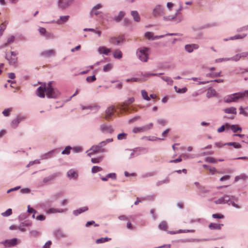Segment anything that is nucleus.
I'll return each instance as SVG.
<instances>
[{
    "mask_svg": "<svg viewBox=\"0 0 248 248\" xmlns=\"http://www.w3.org/2000/svg\"><path fill=\"white\" fill-rule=\"evenodd\" d=\"M52 81L44 83L37 90V94L40 97L44 98L46 94L48 98H57L59 96V91L53 86Z\"/></svg>",
    "mask_w": 248,
    "mask_h": 248,
    "instance_id": "f257e3e1",
    "label": "nucleus"
},
{
    "mask_svg": "<svg viewBox=\"0 0 248 248\" xmlns=\"http://www.w3.org/2000/svg\"><path fill=\"white\" fill-rule=\"evenodd\" d=\"M112 141V139H108L105 141L100 142L97 145L93 146L90 150L87 151L88 155L91 156L92 155L96 153L104 152L105 149H102V147L105 146L108 143L111 142Z\"/></svg>",
    "mask_w": 248,
    "mask_h": 248,
    "instance_id": "f03ea898",
    "label": "nucleus"
},
{
    "mask_svg": "<svg viewBox=\"0 0 248 248\" xmlns=\"http://www.w3.org/2000/svg\"><path fill=\"white\" fill-rule=\"evenodd\" d=\"M150 53V48L146 47H140L137 51V55L139 59L143 62H147L148 61Z\"/></svg>",
    "mask_w": 248,
    "mask_h": 248,
    "instance_id": "7ed1b4c3",
    "label": "nucleus"
},
{
    "mask_svg": "<svg viewBox=\"0 0 248 248\" xmlns=\"http://www.w3.org/2000/svg\"><path fill=\"white\" fill-rule=\"evenodd\" d=\"M134 97L129 98L125 102L118 105L117 108L120 110V112L123 113H129L132 111L131 107L129 105L134 101Z\"/></svg>",
    "mask_w": 248,
    "mask_h": 248,
    "instance_id": "20e7f679",
    "label": "nucleus"
},
{
    "mask_svg": "<svg viewBox=\"0 0 248 248\" xmlns=\"http://www.w3.org/2000/svg\"><path fill=\"white\" fill-rule=\"evenodd\" d=\"M223 198L224 204L228 203L229 205L231 204L232 205L233 207H234L235 208H240V206L238 204H236L234 202V201H237V199H236L234 197H233V196L230 197L228 195H224L223 197Z\"/></svg>",
    "mask_w": 248,
    "mask_h": 248,
    "instance_id": "39448f33",
    "label": "nucleus"
},
{
    "mask_svg": "<svg viewBox=\"0 0 248 248\" xmlns=\"http://www.w3.org/2000/svg\"><path fill=\"white\" fill-rule=\"evenodd\" d=\"M17 53L15 51H11L10 55H7L6 58L11 65H15L17 62Z\"/></svg>",
    "mask_w": 248,
    "mask_h": 248,
    "instance_id": "423d86ee",
    "label": "nucleus"
},
{
    "mask_svg": "<svg viewBox=\"0 0 248 248\" xmlns=\"http://www.w3.org/2000/svg\"><path fill=\"white\" fill-rule=\"evenodd\" d=\"M240 99L238 93L232 94L230 95L225 96L224 98V101L226 103H231L232 102H237Z\"/></svg>",
    "mask_w": 248,
    "mask_h": 248,
    "instance_id": "0eeeda50",
    "label": "nucleus"
},
{
    "mask_svg": "<svg viewBox=\"0 0 248 248\" xmlns=\"http://www.w3.org/2000/svg\"><path fill=\"white\" fill-rule=\"evenodd\" d=\"M115 111L114 106H112L108 107L106 110V114L104 117L105 119L107 120H110L112 116L113 115Z\"/></svg>",
    "mask_w": 248,
    "mask_h": 248,
    "instance_id": "6e6552de",
    "label": "nucleus"
},
{
    "mask_svg": "<svg viewBox=\"0 0 248 248\" xmlns=\"http://www.w3.org/2000/svg\"><path fill=\"white\" fill-rule=\"evenodd\" d=\"M153 14L155 16H160L163 15V8L160 5L156 6L153 11Z\"/></svg>",
    "mask_w": 248,
    "mask_h": 248,
    "instance_id": "1a4fd4ad",
    "label": "nucleus"
},
{
    "mask_svg": "<svg viewBox=\"0 0 248 248\" xmlns=\"http://www.w3.org/2000/svg\"><path fill=\"white\" fill-rule=\"evenodd\" d=\"M145 37L148 40H154L155 39H158L162 37H163L165 35H160V36H154V34L151 32H147L145 33Z\"/></svg>",
    "mask_w": 248,
    "mask_h": 248,
    "instance_id": "9d476101",
    "label": "nucleus"
},
{
    "mask_svg": "<svg viewBox=\"0 0 248 248\" xmlns=\"http://www.w3.org/2000/svg\"><path fill=\"white\" fill-rule=\"evenodd\" d=\"M124 40V37L122 36L119 37H112L109 39L110 43L114 45H118Z\"/></svg>",
    "mask_w": 248,
    "mask_h": 248,
    "instance_id": "9b49d317",
    "label": "nucleus"
},
{
    "mask_svg": "<svg viewBox=\"0 0 248 248\" xmlns=\"http://www.w3.org/2000/svg\"><path fill=\"white\" fill-rule=\"evenodd\" d=\"M5 247H10L14 246L17 244V239L14 238L11 240H7L2 243Z\"/></svg>",
    "mask_w": 248,
    "mask_h": 248,
    "instance_id": "f8f14e48",
    "label": "nucleus"
},
{
    "mask_svg": "<svg viewBox=\"0 0 248 248\" xmlns=\"http://www.w3.org/2000/svg\"><path fill=\"white\" fill-rule=\"evenodd\" d=\"M101 130L103 132L111 133L113 132V130L111 126L105 124L102 125L100 127Z\"/></svg>",
    "mask_w": 248,
    "mask_h": 248,
    "instance_id": "ddd939ff",
    "label": "nucleus"
},
{
    "mask_svg": "<svg viewBox=\"0 0 248 248\" xmlns=\"http://www.w3.org/2000/svg\"><path fill=\"white\" fill-rule=\"evenodd\" d=\"M74 0H59V6L62 8L68 6Z\"/></svg>",
    "mask_w": 248,
    "mask_h": 248,
    "instance_id": "4468645a",
    "label": "nucleus"
},
{
    "mask_svg": "<svg viewBox=\"0 0 248 248\" xmlns=\"http://www.w3.org/2000/svg\"><path fill=\"white\" fill-rule=\"evenodd\" d=\"M199 48V46L197 44H190L186 45L185 46V49L188 52H191L194 49H197Z\"/></svg>",
    "mask_w": 248,
    "mask_h": 248,
    "instance_id": "2eb2a0df",
    "label": "nucleus"
},
{
    "mask_svg": "<svg viewBox=\"0 0 248 248\" xmlns=\"http://www.w3.org/2000/svg\"><path fill=\"white\" fill-rule=\"evenodd\" d=\"M55 51L53 49H50L47 50H45L44 51H43L41 53V55L42 56L45 57H48L51 56H54L55 55Z\"/></svg>",
    "mask_w": 248,
    "mask_h": 248,
    "instance_id": "dca6fc26",
    "label": "nucleus"
},
{
    "mask_svg": "<svg viewBox=\"0 0 248 248\" xmlns=\"http://www.w3.org/2000/svg\"><path fill=\"white\" fill-rule=\"evenodd\" d=\"M69 18V16H61L60 18L56 21L58 24L62 25L67 22Z\"/></svg>",
    "mask_w": 248,
    "mask_h": 248,
    "instance_id": "f3484780",
    "label": "nucleus"
},
{
    "mask_svg": "<svg viewBox=\"0 0 248 248\" xmlns=\"http://www.w3.org/2000/svg\"><path fill=\"white\" fill-rule=\"evenodd\" d=\"M23 118L20 117H17L15 119L13 120L11 122V125L13 128H16L18 125V124L20 123L21 121H22Z\"/></svg>",
    "mask_w": 248,
    "mask_h": 248,
    "instance_id": "a211bd4d",
    "label": "nucleus"
},
{
    "mask_svg": "<svg viewBox=\"0 0 248 248\" xmlns=\"http://www.w3.org/2000/svg\"><path fill=\"white\" fill-rule=\"evenodd\" d=\"M67 176L70 179H76L78 177V174L77 171L71 170L67 172Z\"/></svg>",
    "mask_w": 248,
    "mask_h": 248,
    "instance_id": "6ab92c4d",
    "label": "nucleus"
},
{
    "mask_svg": "<svg viewBox=\"0 0 248 248\" xmlns=\"http://www.w3.org/2000/svg\"><path fill=\"white\" fill-rule=\"evenodd\" d=\"M223 225V224H220L215 223H211L209 225V228L211 230H220L221 229V226H222Z\"/></svg>",
    "mask_w": 248,
    "mask_h": 248,
    "instance_id": "aec40b11",
    "label": "nucleus"
},
{
    "mask_svg": "<svg viewBox=\"0 0 248 248\" xmlns=\"http://www.w3.org/2000/svg\"><path fill=\"white\" fill-rule=\"evenodd\" d=\"M88 210V208L87 206H84L81 208H80L76 210H74L73 211V214L75 216H78V215L85 212Z\"/></svg>",
    "mask_w": 248,
    "mask_h": 248,
    "instance_id": "412c9836",
    "label": "nucleus"
},
{
    "mask_svg": "<svg viewBox=\"0 0 248 248\" xmlns=\"http://www.w3.org/2000/svg\"><path fill=\"white\" fill-rule=\"evenodd\" d=\"M98 51L100 54L108 55V53L110 52V49L105 46H101L99 47Z\"/></svg>",
    "mask_w": 248,
    "mask_h": 248,
    "instance_id": "4be33fe9",
    "label": "nucleus"
},
{
    "mask_svg": "<svg viewBox=\"0 0 248 248\" xmlns=\"http://www.w3.org/2000/svg\"><path fill=\"white\" fill-rule=\"evenodd\" d=\"M131 15L134 18V20L136 22H139L140 20V15L137 11H132L131 12Z\"/></svg>",
    "mask_w": 248,
    "mask_h": 248,
    "instance_id": "5701e85b",
    "label": "nucleus"
},
{
    "mask_svg": "<svg viewBox=\"0 0 248 248\" xmlns=\"http://www.w3.org/2000/svg\"><path fill=\"white\" fill-rule=\"evenodd\" d=\"M224 112L226 113L236 114V108L234 107H230L225 108L224 110Z\"/></svg>",
    "mask_w": 248,
    "mask_h": 248,
    "instance_id": "b1692460",
    "label": "nucleus"
},
{
    "mask_svg": "<svg viewBox=\"0 0 248 248\" xmlns=\"http://www.w3.org/2000/svg\"><path fill=\"white\" fill-rule=\"evenodd\" d=\"M153 123H150L146 125H144L142 127H140V130L141 132H143L144 131H147L150 129H151L153 127Z\"/></svg>",
    "mask_w": 248,
    "mask_h": 248,
    "instance_id": "393cba45",
    "label": "nucleus"
},
{
    "mask_svg": "<svg viewBox=\"0 0 248 248\" xmlns=\"http://www.w3.org/2000/svg\"><path fill=\"white\" fill-rule=\"evenodd\" d=\"M55 235L59 239L66 236V235L60 230H56L55 232Z\"/></svg>",
    "mask_w": 248,
    "mask_h": 248,
    "instance_id": "a878e982",
    "label": "nucleus"
},
{
    "mask_svg": "<svg viewBox=\"0 0 248 248\" xmlns=\"http://www.w3.org/2000/svg\"><path fill=\"white\" fill-rule=\"evenodd\" d=\"M99 108H100V107L96 105H93L89 106L88 107H82L83 109L89 108L92 110H97L99 109Z\"/></svg>",
    "mask_w": 248,
    "mask_h": 248,
    "instance_id": "bb28decb",
    "label": "nucleus"
},
{
    "mask_svg": "<svg viewBox=\"0 0 248 248\" xmlns=\"http://www.w3.org/2000/svg\"><path fill=\"white\" fill-rule=\"evenodd\" d=\"M113 56L115 58L120 59L122 57V53L120 50H116L113 52Z\"/></svg>",
    "mask_w": 248,
    "mask_h": 248,
    "instance_id": "cd10ccee",
    "label": "nucleus"
},
{
    "mask_svg": "<svg viewBox=\"0 0 248 248\" xmlns=\"http://www.w3.org/2000/svg\"><path fill=\"white\" fill-rule=\"evenodd\" d=\"M230 128L233 131V132L236 133L237 131H241L242 128L238 125H230Z\"/></svg>",
    "mask_w": 248,
    "mask_h": 248,
    "instance_id": "c85d7f7f",
    "label": "nucleus"
},
{
    "mask_svg": "<svg viewBox=\"0 0 248 248\" xmlns=\"http://www.w3.org/2000/svg\"><path fill=\"white\" fill-rule=\"evenodd\" d=\"M111 240V238L108 237H102L101 238L98 239L96 240V243L97 244L102 243L106 242H108Z\"/></svg>",
    "mask_w": 248,
    "mask_h": 248,
    "instance_id": "c756f323",
    "label": "nucleus"
},
{
    "mask_svg": "<svg viewBox=\"0 0 248 248\" xmlns=\"http://www.w3.org/2000/svg\"><path fill=\"white\" fill-rule=\"evenodd\" d=\"M159 228L163 231H166L167 229V224L165 221H162L159 225Z\"/></svg>",
    "mask_w": 248,
    "mask_h": 248,
    "instance_id": "7c9ffc66",
    "label": "nucleus"
},
{
    "mask_svg": "<svg viewBox=\"0 0 248 248\" xmlns=\"http://www.w3.org/2000/svg\"><path fill=\"white\" fill-rule=\"evenodd\" d=\"M248 179V176L245 174H241L235 178V181H238L240 179L245 180Z\"/></svg>",
    "mask_w": 248,
    "mask_h": 248,
    "instance_id": "2f4dec72",
    "label": "nucleus"
},
{
    "mask_svg": "<svg viewBox=\"0 0 248 248\" xmlns=\"http://www.w3.org/2000/svg\"><path fill=\"white\" fill-rule=\"evenodd\" d=\"M63 211L61 209H58L56 208H50L47 210V213L51 214V213H60L62 212Z\"/></svg>",
    "mask_w": 248,
    "mask_h": 248,
    "instance_id": "473e14b6",
    "label": "nucleus"
},
{
    "mask_svg": "<svg viewBox=\"0 0 248 248\" xmlns=\"http://www.w3.org/2000/svg\"><path fill=\"white\" fill-rule=\"evenodd\" d=\"M161 78L165 81L168 84L172 85L173 83V80L171 78L168 77L163 76L161 77Z\"/></svg>",
    "mask_w": 248,
    "mask_h": 248,
    "instance_id": "72a5a7b5",
    "label": "nucleus"
},
{
    "mask_svg": "<svg viewBox=\"0 0 248 248\" xmlns=\"http://www.w3.org/2000/svg\"><path fill=\"white\" fill-rule=\"evenodd\" d=\"M124 16V13L123 11H121L119 13V15L115 17L114 20L115 21H116L117 22H119L123 18V17Z\"/></svg>",
    "mask_w": 248,
    "mask_h": 248,
    "instance_id": "f704fd0d",
    "label": "nucleus"
},
{
    "mask_svg": "<svg viewBox=\"0 0 248 248\" xmlns=\"http://www.w3.org/2000/svg\"><path fill=\"white\" fill-rule=\"evenodd\" d=\"M56 177V175L55 174L49 176L47 177L44 178L43 180V182L44 183H47L49 181L53 180Z\"/></svg>",
    "mask_w": 248,
    "mask_h": 248,
    "instance_id": "c9c22d12",
    "label": "nucleus"
},
{
    "mask_svg": "<svg viewBox=\"0 0 248 248\" xmlns=\"http://www.w3.org/2000/svg\"><path fill=\"white\" fill-rule=\"evenodd\" d=\"M174 89H175V91L177 93H185L187 91V88L186 87L183 88L182 89H179V88H178L176 86H175Z\"/></svg>",
    "mask_w": 248,
    "mask_h": 248,
    "instance_id": "e433bc0d",
    "label": "nucleus"
},
{
    "mask_svg": "<svg viewBox=\"0 0 248 248\" xmlns=\"http://www.w3.org/2000/svg\"><path fill=\"white\" fill-rule=\"evenodd\" d=\"M112 68V64L110 63L107 64L103 66V71L105 72L109 71Z\"/></svg>",
    "mask_w": 248,
    "mask_h": 248,
    "instance_id": "4c0bfd02",
    "label": "nucleus"
},
{
    "mask_svg": "<svg viewBox=\"0 0 248 248\" xmlns=\"http://www.w3.org/2000/svg\"><path fill=\"white\" fill-rule=\"evenodd\" d=\"M127 134L126 133H122L118 135L117 139L118 140H125L127 138Z\"/></svg>",
    "mask_w": 248,
    "mask_h": 248,
    "instance_id": "58836bf2",
    "label": "nucleus"
},
{
    "mask_svg": "<svg viewBox=\"0 0 248 248\" xmlns=\"http://www.w3.org/2000/svg\"><path fill=\"white\" fill-rule=\"evenodd\" d=\"M141 95L142 97L147 101H149L150 100V97L148 96L147 92L145 90H141Z\"/></svg>",
    "mask_w": 248,
    "mask_h": 248,
    "instance_id": "ea45409f",
    "label": "nucleus"
},
{
    "mask_svg": "<svg viewBox=\"0 0 248 248\" xmlns=\"http://www.w3.org/2000/svg\"><path fill=\"white\" fill-rule=\"evenodd\" d=\"M230 128V124H226L225 125H222L220 127L218 128L217 132L219 133L222 132L224 131L225 129V128Z\"/></svg>",
    "mask_w": 248,
    "mask_h": 248,
    "instance_id": "a19ab883",
    "label": "nucleus"
},
{
    "mask_svg": "<svg viewBox=\"0 0 248 248\" xmlns=\"http://www.w3.org/2000/svg\"><path fill=\"white\" fill-rule=\"evenodd\" d=\"M240 99L244 97H248V90L245 91L243 92L238 93Z\"/></svg>",
    "mask_w": 248,
    "mask_h": 248,
    "instance_id": "79ce46f5",
    "label": "nucleus"
},
{
    "mask_svg": "<svg viewBox=\"0 0 248 248\" xmlns=\"http://www.w3.org/2000/svg\"><path fill=\"white\" fill-rule=\"evenodd\" d=\"M205 161L207 162L216 163L217 160L212 157H208L205 159Z\"/></svg>",
    "mask_w": 248,
    "mask_h": 248,
    "instance_id": "37998d69",
    "label": "nucleus"
},
{
    "mask_svg": "<svg viewBox=\"0 0 248 248\" xmlns=\"http://www.w3.org/2000/svg\"><path fill=\"white\" fill-rule=\"evenodd\" d=\"M103 157V156H100L97 158H92L91 161L93 163H98L102 160Z\"/></svg>",
    "mask_w": 248,
    "mask_h": 248,
    "instance_id": "c03bdc74",
    "label": "nucleus"
},
{
    "mask_svg": "<svg viewBox=\"0 0 248 248\" xmlns=\"http://www.w3.org/2000/svg\"><path fill=\"white\" fill-rule=\"evenodd\" d=\"M227 145L230 146L232 145L235 148H240L241 147V144L237 142H228Z\"/></svg>",
    "mask_w": 248,
    "mask_h": 248,
    "instance_id": "a18cd8bd",
    "label": "nucleus"
},
{
    "mask_svg": "<svg viewBox=\"0 0 248 248\" xmlns=\"http://www.w3.org/2000/svg\"><path fill=\"white\" fill-rule=\"evenodd\" d=\"M102 168L98 166H93L92 169L93 173H96L102 170Z\"/></svg>",
    "mask_w": 248,
    "mask_h": 248,
    "instance_id": "49530a36",
    "label": "nucleus"
},
{
    "mask_svg": "<svg viewBox=\"0 0 248 248\" xmlns=\"http://www.w3.org/2000/svg\"><path fill=\"white\" fill-rule=\"evenodd\" d=\"M12 213V210L11 209H7L5 212L2 213L1 214L2 216L3 217H7L11 215Z\"/></svg>",
    "mask_w": 248,
    "mask_h": 248,
    "instance_id": "de8ad7c7",
    "label": "nucleus"
},
{
    "mask_svg": "<svg viewBox=\"0 0 248 248\" xmlns=\"http://www.w3.org/2000/svg\"><path fill=\"white\" fill-rule=\"evenodd\" d=\"M208 170H209V172L211 174H214L216 173H218V171L216 169L215 167H210Z\"/></svg>",
    "mask_w": 248,
    "mask_h": 248,
    "instance_id": "09e8293b",
    "label": "nucleus"
},
{
    "mask_svg": "<svg viewBox=\"0 0 248 248\" xmlns=\"http://www.w3.org/2000/svg\"><path fill=\"white\" fill-rule=\"evenodd\" d=\"M15 40V37L14 36H11L9 37L7 41V42L4 45L5 46H7L8 44H11V43H13Z\"/></svg>",
    "mask_w": 248,
    "mask_h": 248,
    "instance_id": "8fccbe9b",
    "label": "nucleus"
},
{
    "mask_svg": "<svg viewBox=\"0 0 248 248\" xmlns=\"http://www.w3.org/2000/svg\"><path fill=\"white\" fill-rule=\"evenodd\" d=\"M239 110L240 114H242L245 116H248V113L245 110L244 108L242 107H241L239 108Z\"/></svg>",
    "mask_w": 248,
    "mask_h": 248,
    "instance_id": "3c124183",
    "label": "nucleus"
},
{
    "mask_svg": "<svg viewBox=\"0 0 248 248\" xmlns=\"http://www.w3.org/2000/svg\"><path fill=\"white\" fill-rule=\"evenodd\" d=\"M95 80H96V78H95V75H93V76L88 77L86 78V80L88 82H93Z\"/></svg>",
    "mask_w": 248,
    "mask_h": 248,
    "instance_id": "603ef678",
    "label": "nucleus"
},
{
    "mask_svg": "<svg viewBox=\"0 0 248 248\" xmlns=\"http://www.w3.org/2000/svg\"><path fill=\"white\" fill-rule=\"evenodd\" d=\"M6 29V25L4 23L0 25V36H1L5 29Z\"/></svg>",
    "mask_w": 248,
    "mask_h": 248,
    "instance_id": "864d4df0",
    "label": "nucleus"
},
{
    "mask_svg": "<svg viewBox=\"0 0 248 248\" xmlns=\"http://www.w3.org/2000/svg\"><path fill=\"white\" fill-rule=\"evenodd\" d=\"M185 156V155H184V154L182 155H181L180 157H179L176 159H175V160H170V163H178V162H181L182 161L181 157H182V156L184 157Z\"/></svg>",
    "mask_w": 248,
    "mask_h": 248,
    "instance_id": "5fc2aeb1",
    "label": "nucleus"
},
{
    "mask_svg": "<svg viewBox=\"0 0 248 248\" xmlns=\"http://www.w3.org/2000/svg\"><path fill=\"white\" fill-rule=\"evenodd\" d=\"M71 148L70 146H67L65 149L62 152V154L68 155L70 153Z\"/></svg>",
    "mask_w": 248,
    "mask_h": 248,
    "instance_id": "6e6d98bb",
    "label": "nucleus"
},
{
    "mask_svg": "<svg viewBox=\"0 0 248 248\" xmlns=\"http://www.w3.org/2000/svg\"><path fill=\"white\" fill-rule=\"evenodd\" d=\"M12 111V108H7L4 110L2 112L3 114L5 116H8L9 115L10 112Z\"/></svg>",
    "mask_w": 248,
    "mask_h": 248,
    "instance_id": "4d7b16f0",
    "label": "nucleus"
},
{
    "mask_svg": "<svg viewBox=\"0 0 248 248\" xmlns=\"http://www.w3.org/2000/svg\"><path fill=\"white\" fill-rule=\"evenodd\" d=\"M212 217L214 218H223L224 217L220 214H214L212 215Z\"/></svg>",
    "mask_w": 248,
    "mask_h": 248,
    "instance_id": "13d9d810",
    "label": "nucleus"
},
{
    "mask_svg": "<svg viewBox=\"0 0 248 248\" xmlns=\"http://www.w3.org/2000/svg\"><path fill=\"white\" fill-rule=\"evenodd\" d=\"M216 93V91L214 89L209 90L207 93V95L208 97H211V95H214Z\"/></svg>",
    "mask_w": 248,
    "mask_h": 248,
    "instance_id": "bf43d9fd",
    "label": "nucleus"
},
{
    "mask_svg": "<svg viewBox=\"0 0 248 248\" xmlns=\"http://www.w3.org/2000/svg\"><path fill=\"white\" fill-rule=\"evenodd\" d=\"M245 35H236L234 36L233 37H232L230 39L234 40V39H242L245 37Z\"/></svg>",
    "mask_w": 248,
    "mask_h": 248,
    "instance_id": "052dcab7",
    "label": "nucleus"
},
{
    "mask_svg": "<svg viewBox=\"0 0 248 248\" xmlns=\"http://www.w3.org/2000/svg\"><path fill=\"white\" fill-rule=\"evenodd\" d=\"M93 224L94 225V226H99L98 224H95V222L94 221H90L87 222V223L86 224V226L87 227H89L90 225H93Z\"/></svg>",
    "mask_w": 248,
    "mask_h": 248,
    "instance_id": "680f3d73",
    "label": "nucleus"
},
{
    "mask_svg": "<svg viewBox=\"0 0 248 248\" xmlns=\"http://www.w3.org/2000/svg\"><path fill=\"white\" fill-rule=\"evenodd\" d=\"M214 202L216 204H224L223 197L219 198L218 199L216 200Z\"/></svg>",
    "mask_w": 248,
    "mask_h": 248,
    "instance_id": "e2e57ef3",
    "label": "nucleus"
},
{
    "mask_svg": "<svg viewBox=\"0 0 248 248\" xmlns=\"http://www.w3.org/2000/svg\"><path fill=\"white\" fill-rule=\"evenodd\" d=\"M126 81V82H139L140 81V79L138 78H131L127 79Z\"/></svg>",
    "mask_w": 248,
    "mask_h": 248,
    "instance_id": "0e129e2a",
    "label": "nucleus"
},
{
    "mask_svg": "<svg viewBox=\"0 0 248 248\" xmlns=\"http://www.w3.org/2000/svg\"><path fill=\"white\" fill-rule=\"evenodd\" d=\"M221 72L219 73H212L210 74V76L212 78H215L221 76Z\"/></svg>",
    "mask_w": 248,
    "mask_h": 248,
    "instance_id": "69168bd1",
    "label": "nucleus"
},
{
    "mask_svg": "<svg viewBox=\"0 0 248 248\" xmlns=\"http://www.w3.org/2000/svg\"><path fill=\"white\" fill-rule=\"evenodd\" d=\"M45 216L42 215H40L36 217V218L38 220H44L45 219Z\"/></svg>",
    "mask_w": 248,
    "mask_h": 248,
    "instance_id": "338daca9",
    "label": "nucleus"
},
{
    "mask_svg": "<svg viewBox=\"0 0 248 248\" xmlns=\"http://www.w3.org/2000/svg\"><path fill=\"white\" fill-rule=\"evenodd\" d=\"M101 7H102L101 4H97V5H96L93 8L92 12L93 13L94 12V11H95L96 10L99 9L101 8Z\"/></svg>",
    "mask_w": 248,
    "mask_h": 248,
    "instance_id": "774afa93",
    "label": "nucleus"
}]
</instances>
